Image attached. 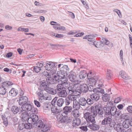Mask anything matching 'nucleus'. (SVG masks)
I'll use <instances>...</instances> for the list:
<instances>
[{"instance_id":"obj_33","label":"nucleus","mask_w":132,"mask_h":132,"mask_svg":"<svg viewBox=\"0 0 132 132\" xmlns=\"http://www.w3.org/2000/svg\"><path fill=\"white\" fill-rule=\"evenodd\" d=\"M73 108L75 109L79 110L80 107V105L79 101H75L73 102Z\"/></svg>"},{"instance_id":"obj_30","label":"nucleus","mask_w":132,"mask_h":132,"mask_svg":"<svg viewBox=\"0 0 132 132\" xmlns=\"http://www.w3.org/2000/svg\"><path fill=\"white\" fill-rule=\"evenodd\" d=\"M83 39H87L88 40L92 42H94L95 39L93 35H87L83 38Z\"/></svg>"},{"instance_id":"obj_51","label":"nucleus","mask_w":132,"mask_h":132,"mask_svg":"<svg viewBox=\"0 0 132 132\" xmlns=\"http://www.w3.org/2000/svg\"><path fill=\"white\" fill-rule=\"evenodd\" d=\"M62 71L61 69L60 70L58 71L57 72V76L59 77H60L61 78L64 77L63 75Z\"/></svg>"},{"instance_id":"obj_16","label":"nucleus","mask_w":132,"mask_h":132,"mask_svg":"<svg viewBox=\"0 0 132 132\" xmlns=\"http://www.w3.org/2000/svg\"><path fill=\"white\" fill-rule=\"evenodd\" d=\"M45 91L48 93L53 95L57 93L56 89L50 87L49 86L46 89Z\"/></svg>"},{"instance_id":"obj_14","label":"nucleus","mask_w":132,"mask_h":132,"mask_svg":"<svg viewBox=\"0 0 132 132\" xmlns=\"http://www.w3.org/2000/svg\"><path fill=\"white\" fill-rule=\"evenodd\" d=\"M97 78L98 76H95L93 77L88 78V79L89 80V84L93 85H95Z\"/></svg>"},{"instance_id":"obj_55","label":"nucleus","mask_w":132,"mask_h":132,"mask_svg":"<svg viewBox=\"0 0 132 132\" xmlns=\"http://www.w3.org/2000/svg\"><path fill=\"white\" fill-rule=\"evenodd\" d=\"M94 85H92L91 84H90L89 86V87H88V90L90 91H93L94 92V90H95V88H94L93 86Z\"/></svg>"},{"instance_id":"obj_11","label":"nucleus","mask_w":132,"mask_h":132,"mask_svg":"<svg viewBox=\"0 0 132 132\" xmlns=\"http://www.w3.org/2000/svg\"><path fill=\"white\" fill-rule=\"evenodd\" d=\"M68 78L70 81L72 82L78 83L79 82L78 80L77 79L76 76L73 74L72 72H71L69 75Z\"/></svg>"},{"instance_id":"obj_57","label":"nucleus","mask_w":132,"mask_h":132,"mask_svg":"<svg viewBox=\"0 0 132 132\" xmlns=\"http://www.w3.org/2000/svg\"><path fill=\"white\" fill-rule=\"evenodd\" d=\"M102 40L103 43L104 44H105L106 45H108L110 43L109 41L106 39L104 38L102 39Z\"/></svg>"},{"instance_id":"obj_63","label":"nucleus","mask_w":132,"mask_h":132,"mask_svg":"<svg viewBox=\"0 0 132 132\" xmlns=\"http://www.w3.org/2000/svg\"><path fill=\"white\" fill-rule=\"evenodd\" d=\"M128 111L130 113H132V106H129L127 108Z\"/></svg>"},{"instance_id":"obj_13","label":"nucleus","mask_w":132,"mask_h":132,"mask_svg":"<svg viewBox=\"0 0 132 132\" xmlns=\"http://www.w3.org/2000/svg\"><path fill=\"white\" fill-rule=\"evenodd\" d=\"M91 123L92 124H89L88 127L91 130L96 131L99 129L100 127L98 124H95V123Z\"/></svg>"},{"instance_id":"obj_56","label":"nucleus","mask_w":132,"mask_h":132,"mask_svg":"<svg viewBox=\"0 0 132 132\" xmlns=\"http://www.w3.org/2000/svg\"><path fill=\"white\" fill-rule=\"evenodd\" d=\"M33 69L35 72L38 73L41 70V69L38 66H36Z\"/></svg>"},{"instance_id":"obj_3","label":"nucleus","mask_w":132,"mask_h":132,"mask_svg":"<svg viewBox=\"0 0 132 132\" xmlns=\"http://www.w3.org/2000/svg\"><path fill=\"white\" fill-rule=\"evenodd\" d=\"M104 119L102 121L101 124L102 125L109 124L111 127H114L115 123L112 120V117L110 116H104Z\"/></svg>"},{"instance_id":"obj_47","label":"nucleus","mask_w":132,"mask_h":132,"mask_svg":"<svg viewBox=\"0 0 132 132\" xmlns=\"http://www.w3.org/2000/svg\"><path fill=\"white\" fill-rule=\"evenodd\" d=\"M62 69L65 72H66L68 74L69 72V69L67 65H64L63 67H62Z\"/></svg>"},{"instance_id":"obj_27","label":"nucleus","mask_w":132,"mask_h":132,"mask_svg":"<svg viewBox=\"0 0 132 132\" xmlns=\"http://www.w3.org/2000/svg\"><path fill=\"white\" fill-rule=\"evenodd\" d=\"M87 76V72L85 70L81 71L79 74V77L80 79L85 78Z\"/></svg>"},{"instance_id":"obj_6","label":"nucleus","mask_w":132,"mask_h":132,"mask_svg":"<svg viewBox=\"0 0 132 132\" xmlns=\"http://www.w3.org/2000/svg\"><path fill=\"white\" fill-rule=\"evenodd\" d=\"M72 107L71 106H66L63 109L62 113V115L64 117H67L69 115V114L72 110Z\"/></svg>"},{"instance_id":"obj_9","label":"nucleus","mask_w":132,"mask_h":132,"mask_svg":"<svg viewBox=\"0 0 132 132\" xmlns=\"http://www.w3.org/2000/svg\"><path fill=\"white\" fill-rule=\"evenodd\" d=\"M54 78H53L51 77L50 76L48 77L46 79V81L48 83V84L49 85L50 84H55L57 83V80H58V78L56 76L54 75Z\"/></svg>"},{"instance_id":"obj_34","label":"nucleus","mask_w":132,"mask_h":132,"mask_svg":"<svg viewBox=\"0 0 132 132\" xmlns=\"http://www.w3.org/2000/svg\"><path fill=\"white\" fill-rule=\"evenodd\" d=\"M97 79V80H96V84L97 85L99 86H102L104 82L103 80L101 78L98 76Z\"/></svg>"},{"instance_id":"obj_49","label":"nucleus","mask_w":132,"mask_h":132,"mask_svg":"<svg viewBox=\"0 0 132 132\" xmlns=\"http://www.w3.org/2000/svg\"><path fill=\"white\" fill-rule=\"evenodd\" d=\"M49 45L50 46H51V48L53 50L59 47L60 46L59 44H50Z\"/></svg>"},{"instance_id":"obj_1","label":"nucleus","mask_w":132,"mask_h":132,"mask_svg":"<svg viewBox=\"0 0 132 132\" xmlns=\"http://www.w3.org/2000/svg\"><path fill=\"white\" fill-rule=\"evenodd\" d=\"M34 125L36 128L40 129L43 131H46L50 128L49 125L44 124L41 120H39Z\"/></svg>"},{"instance_id":"obj_10","label":"nucleus","mask_w":132,"mask_h":132,"mask_svg":"<svg viewBox=\"0 0 132 132\" xmlns=\"http://www.w3.org/2000/svg\"><path fill=\"white\" fill-rule=\"evenodd\" d=\"M48 86L46 81H42L40 82L39 89L41 90L45 91Z\"/></svg>"},{"instance_id":"obj_60","label":"nucleus","mask_w":132,"mask_h":132,"mask_svg":"<svg viewBox=\"0 0 132 132\" xmlns=\"http://www.w3.org/2000/svg\"><path fill=\"white\" fill-rule=\"evenodd\" d=\"M122 78L125 79H130V77H128L126 73L125 72L124 74H123V75L122 76Z\"/></svg>"},{"instance_id":"obj_46","label":"nucleus","mask_w":132,"mask_h":132,"mask_svg":"<svg viewBox=\"0 0 132 132\" xmlns=\"http://www.w3.org/2000/svg\"><path fill=\"white\" fill-rule=\"evenodd\" d=\"M43 91L41 90L38 93V97H40V99H41V100L45 98V96L43 94Z\"/></svg>"},{"instance_id":"obj_2","label":"nucleus","mask_w":132,"mask_h":132,"mask_svg":"<svg viewBox=\"0 0 132 132\" xmlns=\"http://www.w3.org/2000/svg\"><path fill=\"white\" fill-rule=\"evenodd\" d=\"M96 113L94 112L90 113L86 112L84 114V117L87 121L88 123H95V117H96Z\"/></svg>"},{"instance_id":"obj_15","label":"nucleus","mask_w":132,"mask_h":132,"mask_svg":"<svg viewBox=\"0 0 132 132\" xmlns=\"http://www.w3.org/2000/svg\"><path fill=\"white\" fill-rule=\"evenodd\" d=\"M57 82L59 83H60L61 84H62V85L64 84L66 86L68 85V83L67 82L68 81V79L66 77L61 78L59 79L58 78V80H57Z\"/></svg>"},{"instance_id":"obj_18","label":"nucleus","mask_w":132,"mask_h":132,"mask_svg":"<svg viewBox=\"0 0 132 132\" xmlns=\"http://www.w3.org/2000/svg\"><path fill=\"white\" fill-rule=\"evenodd\" d=\"M13 84V83L12 82L7 81L3 82L2 84V86L7 89Z\"/></svg>"},{"instance_id":"obj_40","label":"nucleus","mask_w":132,"mask_h":132,"mask_svg":"<svg viewBox=\"0 0 132 132\" xmlns=\"http://www.w3.org/2000/svg\"><path fill=\"white\" fill-rule=\"evenodd\" d=\"M2 119L3 121L4 125L5 126H7L8 125V121L7 118L6 117L4 114L1 115Z\"/></svg>"},{"instance_id":"obj_21","label":"nucleus","mask_w":132,"mask_h":132,"mask_svg":"<svg viewBox=\"0 0 132 132\" xmlns=\"http://www.w3.org/2000/svg\"><path fill=\"white\" fill-rule=\"evenodd\" d=\"M80 89L81 93V92L86 93L88 90V87L86 84H85L80 85Z\"/></svg>"},{"instance_id":"obj_39","label":"nucleus","mask_w":132,"mask_h":132,"mask_svg":"<svg viewBox=\"0 0 132 132\" xmlns=\"http://www.w3.org/2000/svg\"><path fill=\"white\" fill-rule=\"evenodd\" d=\"M64 89H65L63 85L61 84L60 83H59L57 85L56 89L57 92H59V91L60 92Z\"/></svg>"},{"instance_id":"obj_22","label":"nucleus","mask_w":132,"mask_h":132,"mask_svg":"<svg viewBox=\"0 0 132 132\" xmlns=\"http://www.w3.org/2000/svg\"><path fill=\"white\" fill-rule=\"evenodd\" d=\"M79 101L80 105L85 106L87 105L86 100L84 97H80L79 99Z\"/></svg>"},{"instance_id":"obj_7","label":"nucleus","mask_w":132,"mask_h":132,"mask_svg":"<svg viewBox=\"0 0 132 132\" xmlns=\"http://www.w3.org/2000/svg\"><path fill=\"white\" fill-rule=\"evenodd\" d=\"M103 109L102 108V106L101 104L96 105L95 106V110L93 111L94 113H96V116L97 114L99 115H102L103 114L104 112L103 111Z\"/></svg>"},{"instance_id":"obj_62","label":"nucleus","mask_w":132,"mask_h":132,"mask_svg":"<svg viewBox=\"0 0 132 132\" xmlns=\"http://www.w3.org/2000/svg\"><path fill=\"white\" fill-rule=\"evenodd\" d=\"M59 123H62L65 122V119L64 118H61L58 121Z\"/></svg>"},{"instance_id":"obj_52","label":"nucleus","mask_w":132,"mask_h":132,"mask_svg":"<svg viewBox=\"0 0 132 132\" xmlns=\"http://www.w3.org/2000/svg\"><path fill=\"white\" fill-rule=\"evenodd\" d=\"M86 102L87 104L91 105L94 103V102L93 100L91 98H88L86 100Z\"/></svg>"},{"instance_id":"obj_44","label":"nucleus","mask_w":132,"mask_h":132,"mask_svg":"<svg viewBox=\"0 0 132 132\" xmlns=\"http://www.w3.org/2000/svg\"><path fill=\"white\" fill-rule=\"evenodd\" d=\"M78 110L75 109L72 112L71 114L75 117H77L79 116V112L78 111Z\"/></svg>"},{"instance_id":"obj_41","label":"nucleus","mask_w":132,"mask_h":132,"mask_svg":"<svg viewBox=\"0 0 132 132\" xmlns=\"http://www.w3.org/2000/svg\"><path fill=\"white\" fill-rule=\"evenodd\" d=\"M122 125L124 128H128L129 126V121H124L122 123Z\"/></svg>"},{"instance_id":"obj_32","label":"nucleus","mask_w":132,"mask_h":132,"mask_svg":"<svg viewBox=\"0 0 132 132\" xmlns=\"http://www.w3.org/2000/svg\"><path fill=\"white\" fill-rule=\"evenodd\" d=\"M69 92L68 93L70 95H74L76 94H78V93L76 92V91L74 89V88H73L72 87H69L68 88Z\"/></svg>"},{"instance_id":"obj_43","label":"nucleus","mask_w":132,"mask_h":132,"mask_svg":"<svg viewBox=\"0 0 132 132\" xmlns=\"http://www.w3.org/2000/svg\"><path fill=\"white\" fill-rule=\"evenodd\" d=\"M112 73L111 71L110 70L108 69L107 70L106 78L108 80L110 79L112 77Z\"/></svg>"},{"instance_id":"obj_12","label":"nucleus","mask_w":132,"mask_h":132,"mask_svg":"<svg viewBox=\"0 0 132 132\" xmlns=\"http://www.w3.org/2000/svg\"><path fill=\"white\" fill-rule=\"evenodd\" d=\"M28 101L27 97L26 96H23L19 98V104L20 105H24L26 104Z\"/></svg>"},{"instance_id":"obj_5","label":"nucleus","mask_w":132,"mask_h":132,"mask_svg":"<svg viewBox=\"0 0 132 132\" xmlns=\"http://www.w3.org/2000/svg\"><path fill=\"white\" fill-rule=\"evenodd\" d=\"M110 116H119L121 115V111L117 109L116 108L115 106L112 107L110 109Z\"/></svg>"},{"instance_id":"obj_59","label":"nucleus","mask_w":132,"mask_h":132,"mask_svg":"<svg viewBox=\"0 0 132 132\" xmlns=\"http://www.w3.org/2000/svg\"><path fill=\"white\" fill-rule=\"evenodd\" d=\"M25 128V127L23 123L19 124V128L20 130H22Z\"/></svg>"},{"instance_id":"obj_48","label":"nucleus","mask_w":132,"mask_h":132,"mask_svg":"<svg viewBox=\"0 0 132 132\" xmlns=\"http://www.w3.org/2000/svg\"><path fill=\"white\" fill-rule=\"evenodd\" d=\"M70 98V99L71 100L72 102V101H73V102L75 101H77V96L76 95H69L68 96Z\"/></svg>"},{"instance_id":"obj_58","label":"nucleus","mask_w":132,"mask_h":132,"mask_svg":"<svg viewBox=\"0 0 132 132\" xmlns=\"http://www.w3.org/2000/svg\"><path fill=\"white\" fill-rule=\"evenodd\" d=\"M57 97H55L52 101L51 104L53 106H54L56 104L57 99Z\"/></svg>"},{"instance_id":"obj_19","label":"nucleus","mask_w":132,"mask_h":132,"mask_svg":"<svg viewBox=\"0 0 132 132\" xmlns=\"http://www.w3.org/2000/svg\"><path fill=\"white\" fill-rule=\"evenodd\" d=\"M80 85L77 83L73 85V88L75 90L76 92L78 93L77 95H79L81 94V89H80Z\"/></svg>"},{"instance_id":"obj_35","label":"nucleus","mask_w":132,"mask_h":132,"mask_svg":"<svg viewBox=\"0 0 132 132\" xmlns=\"http://www.w3.org/2000/svg\"><path fill=\"white\" fill-rule=\"evenodd\" d=\"M51 111L54 114L57 115L60 113V110L56 107H54L51 108Z\"/></svg>"},{"instance_id":"obj_38","label":"nucleus","mask_w":132,"mask_h":132,"mask_svg":"<svg viewBox=\"0 0 132 132\" xmlns=\"http://www.w3.org/2000/svg\"><path fill=\"white\" fill-rule=\"evenodd\" d=\"M28 123H23L25 128L27 129H31L32 127V122H30L28 121V120H27Z\"/></svg>"},{"instance_id":"obj_25","label":"nucleus","mask_w":132,"mask_h":132,"mask_svg":"<svg viewBox=\"0 0 132 132\" xmlns=\"http://www.w3.org/2000/svg\"><path fill=\"white\" fill-rule=\"evenodd\" d=\"M58 95L59 97H65L67 95V93L65 89H64L58 92Z\"/></svg>"},{"instance_id":"obj_37","label":"nucleus","mask_w":132,"mask_h":132,"mask_svg":"<svg viewBox=\"0 0 132 132\" xmlns=\"http://www.w3.org/2000/svg\"><path fill=\"white\" fill-rule=\"evenodd\" d=\"M64 102V99L61 98L58 100L57 102V105L59 107H61Z\"/></svg>"},{"instance_id":"obj_20","label":"nucleus","mask_w":132,"mask_h":132,"mask_svg":"<svg viewBox=\"0 0 132 132\" xmlns=\"http://www.w3.org/2000/svg\"><path fill=\"white\" fill-rule=\"evenodd\" d=\"M18 90L14 88H12L9 92V95L12 96H16L18 94Z\"/></svg>"},{"instance_id":"obj_28","label":"nucleus","mask_w":132,"mask_h":132,"mask_svg":"<svg viewBox=\"0 0 132 132\" xmlns=\"http://www.w3.org/2000/svg\"><path fill=\"white\" fill-rule=\"evenodd\" d=\"M120 116L121 119H125V121H129L130 118L129 114L126 113H124L122 114H121V113Z\"/></svg>"},{"instance_id":"obj_31","label":"nucleus","mask_w":132,"mask_h":132,"mask_svg":"<svg viewBox=\"0 0 132 132\" xmlns=\"http://www.w3.org/2000/svg\"><path fill=\"white\" fill-rule=\"evenodd\" d=\"M103 109L104 113V116H110V108L108 107H103Z\"/></svg>"},{"instance_id":"obj_17","label":"nucleus","mask_w":132,"mask_h":132,"mask_svg":"<svg viewBox=\"0 0 132 132\" xmlns=\"http://www.w3.org/2000/svg\"><path fill=\"white\" fill-rule=\"evenodd\" d=\"M28 113L26 112H24L21 114V120L23 121H24L28 120L29 118Z\"/></svg>"},{"instance_id":"obj_50","label":"nucleus","mask_w":132,"mask_h":132,"mask_svg":"<svg viewBox=\"0 0 132 132\" xmlns=\"http://www.w3.org/2000/svg\"><path fill=\"white\" fill-rule=\"evenodd\" d=\"M65 101V104L66 105H68L72 102L68 96L66 98Z\"/></svg>"},{"instance_id":"obj_8","label":"nucleus","mask_w":132,"mask_h":132,"mask_svg":"<svg viewBox=\"0 0 132 132\" xmlns=\"http://www.w3.org/2000/svg\"><path fill=\"white\" fill-rule=\"evenodd\" d=\"M30 122H32L34 125L35 124L38 120L37 115L33 113L30 115L29 118L28 119Z\"/></svg>"},{"instance_id":"obj_42","label":"nucleus","mask_w":132,"mask_h":132,"mask_svg":"<svg viewBox=\"0 0 132 132\" xmlns=\"http://www.w3.org/2000/svg\"><path fill=\"white\" fill-rule=\"evenodd\" d=\"M94 93L103 94L104 93V89L102 88H95Z\"/></svg>"},{"instance_id":"obj_4","label":"nucleus","mask_w":132,"mask_h":132,"mask_svg":"<svg viewBox=\"0 0 132 132\" xmlns=\"http://www.w3.org/2000/svg\"><path fill=\"white\" fill-rule=\"evenodd\" d=\"M22 110L21 111L19 114H21L22 112V110L24 111H30L33 113H35L36 109L34 108L31 104L27 103L24 105H23L21 107Z\"/></svg>"},{"instance_id":"obj_24","label":"nucleus","mask_w":132,"mask_h":132,"mask_svg":"<svg viewBox=\"0 0 132 132\" xmlns=\"http://www.w3.org/2000/svg\"><path fill=\"white\" fill-rule=\"evenodd\" d=\"M81 120L80 119L76 118L74 119L73 120V126L76 127L79 126Z\"/></svg>"},{"instance_id":"obj_29","label":"nucleus","mask_w":132,"mask_h":132,"mask_svg":"<svg viewBox=\"0 0 132 132\" xmlns=\"http://www.w3.org/2000/svg\"><path fill=\"white\" fill-rule=\"evenodd\" d=\"M90 98L93 101H97L100 98V96L98 94L94 93L90 95Z\"/></svg>"},{"instance_id":"obj_53","label":"nucleus","mask_w":132,"mask_h":132,"mask_svg":"<svg viewBox=\"0 0 132 132\" xmlns=\"http://www.w3.org/2000/svg\"><path fill=\"white\" fill-rule=\"evenodd\" d=\"M53 74L50 73L46 71H44L43 72V76L46 77H50L51 76V75H53Z\"/></svg>"},{"instance_id":"obj_64","label":"nucleus","mask_w":132,"mask_h":132,"mask_svg":"<svg viewBox=\"0 0 132 132\" xmlns=\"http://www.w3.org/2000/svg\"><path fill=\"white\" fill-rule=\"evenodd\" d=\"M129 42L131 47H132V37L129 34Z\"/></svg>"},{"instance_id":"obj_36","label":"nucleus","mask_w":132,"mask_h":132,"mask_svg":"<svg viewBox=\"0 0 132 132\" xmlns=\"http://www.w3.org/2000/svg\"><path fill=\"white\" fill-rule=\"evenodd\" d=\"M110 95L107 94H105L102 97L103 100L106 102L109 101L110 100Z\"/></svg>"},{"instance_id":"obj_61","label":"nucleus","mask_w":132,"mask_h":132,"mask_svg":"<svg viewBox=\"0 0 132 132\" xmlns=\"http://www.w3.org/2000/svg\"><path fill=\"white\" fill-rule=\"evenodd\" d=\"M84 33L83 32H79L76 34L74 36V37H79L82 36L84 34Z\"/></svg>"},{"instance_id":"obj_23","label":"nucleus","mask_w":132,"mask_h":132,"mask_svg":"<svg viewBox=\"0 0 132 132\" xmlns=\"http://www.w3.org/2000/svg\"><path fill=\"white\" fill-rule=\"evenodd\" d=\"M55 66V64L51 62H48L46 63L45 67L46 70H50Z\"/></svg>"},{"instance_id":"obj_45","label":"nucleus","mask_w":132,"mask_h":132,"mask_svg":"<svg viewBox=\"0 0 132 132\" xmlns=\"http://www.w3.org/2000/svg\"><path fill=\"white\" fill-rule=\"evenodd\" d=\"M7 89L2 86L0 87V94L4 95L5 94L7 91Z\"/></svg>"},{"instance_id":"obj_54","label":"nucleus","mask_w":132,"mask_h":132,"mask_svg":"<svg viewBox=\"0 0 132 132\" xmlns=\"http://www.w3.org/2000/svg\"><path fill=\"white\" fill-rule=\"evenodd\" d=\"M53 35L55 36V37L58 38H62L64 36V35L63 34H59L57 33H54Z\"/></svg>"},{"instance_id":"obj_26","label":"nucleus","mask_w":132,"mask_h":132,"mask_svg":"<svg viewBox=\"0 0 132 132\" xmlns=\"http://www.w3.org/2000/svg\"><path fill=\"white\" fill-rule=\"evenodd\" d=\"M20 108L17 106H12L11 110L14 114H16L20 111Z\"/></svg>"}]
</instances>
